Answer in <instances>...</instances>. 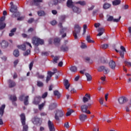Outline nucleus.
I'll list each match as a JSON object with an SVG mask.
<instances>
[{"label": "nucleus", "mask_w": 131, "mask_h": 131, "mask_svg": "<svg viewBox=\"0 0 131 131\" xmlns=\"http://www.w3.org/2000/svg\"><path fill=\"white\" fill-rule=\"evenodd\" d=\"M32 122L34 124H38V123L40 122V119H39V118L35 117L33 119Z\"/></svg>", "instance_id": "obj_22"}, {"label": "nucleus", "mask_w": 131, "mask_h": 131, "mask_svg": "<svg viewBox=\"0 0 131 131\" xmlns=\"http://www.w3.org/2000/svg\"><path fill=\"white\" fill-rule=\"evenodd\" d=\"M70 70L71 72L75 73V72H77V67L76 66H72L70 68Z\"/></svg>", "instance_id": "obj_25"}, {"label": "nucleus", "mask_w": 131, "mask_h": 131, "mask_svg": "<svg viewBox=\"0 0 131 131\" xmlns=\"http://www.w3.org/2000/svg\"><path fill=\"white\" fill-rule=\"evenodd\" d=\"M64 116V113L63 111L61 110H56V113H55V119L56 120H60V117H63Z\"/></svg>", "instance_id": "obj_6"}, {"label": "nucleus", "mask_w": 131, "mask_h": 131, "mask_svg": "<svg viewBox=\"0 0 131 131\" xmlns=\"http://www.w3.org/2000/svg\"><path fill=\"white\" fill-rule=\"evenodd\" d=\"M113 19H114L113 16H110L108 17L107 20L108 21H113Z\"/></svg>", "instance_id": "obj_50"}, {"label": "nucleus", "mask_w": 131, "mask_h": 131, "mask_svg": "<svg viewBox=\"0 0 131 131\" xmlns=\"http://www.w3.org/2000/svg\"><path fill=\"white\" fill-rule=\"evenodd\" d=\"M18 63H19V60L16 59L14 61V66H16L17 64H18Z\"/></svg>", "instance_id": "obj_60"}, {"label": "nucleus", "mask_w": 131, "mask_h": 131, "mask_svg": "<svg viewBox=\"0 0 131 131\" xmlns=\"http://www.w3.org/2000/svg\"><path fill=\"white\" fill-rule=\"evenodd\" d=\"M37 85L39 88H42L43 86V83L41 81H37Z\"/></svg>", "instance_id": "obj_35"}, {"label": "nucleus", "mask_w": 131, "mask_h": 131, "mask_svg": "<svg viewBox=\"0 0 131 131\" xmlns=\"http://www.w3.org/2000/svg\"><path fill=\"white\" fill-rule=\"evenodd\" d=\"M76 5H79L80 6H82V7L86 5V2L85 1H80L77 2H75Z\"/></svg>", "instance_id": "obj_23"}, {"label": "nucleus", "mask_w": 131, "mask_h": 131, "mask_svg": "<svg viewBox=\"0 0 131 131\" xmlns=\"http://www.w3.org/2000/svg\"><path fill=\"white\" fill-rule=\"evenodd\" d=\"M28 98H29V96H27L25 97V100H24L25 105H27L28 104Z\"/></svg>", "instance_id": "obj_41"}, {"label": "nucleus", "mask_w": 131, "mask_h": 131, "mask_svg": "<svg viewBox=\"0 0 131 131\" xmlns=\"http://www.w3.org/2000/svg\"><path fill=\"white\" fill-rule=\"evenodd\" d=\"M64 126L67 128H69V123L68 122H67L64 124Z\"/></svg>", "instance_id": "obj_64"}, {"label": "nucleus", "mask_w": 131, "mask_h": 131, "mask_svg": "<svg viewBox=\"0 0 131 131\" xmlns=\"http://www.w3.org/2000/svg\"><path fill=\"white\" fill-rule=\"evenodd\" d=\"M108 47H109V45H108V44H103L101 45L102 49H103L104 50L107 49Z\"/></svg>", "instance_id": "obj_44"}, {"label": "nucleus", "mask_w": 131, "mask_h": 131, "mask_svg": "<svg viewBox=\"0 0 131 131\" xmlns=\"http://www.w3.org/2000/svg\"><path fill=\"white\" fill-rule=\"evenodd\" d=\"M125 64L126 66H128V67H131V62L128 61H125Z\"/></svg>", "instance_id": "obj_48"}, {"label": "nucleus", "mask_w": 131, "mask_h": 131, "mask_svg": "<svg viewBox=\"0 0 131 131\" xmlns=\"http://www.w3.org/2000/svg\"><path fill=\"white\" fill-rule=\"evenodd\" d=\"M20 16V13L18 12H16L15 13H14L12 15V17L13 18H16V17H19Z\"/></svg>", "instance_id": "obj_36"}, {"label": "nucleus", "mask_w": 131, "mask_h": 131, "mask_svg": "<svg viewBox=\"0 0 131 131\" xmlns=\"http://www.w3.org/2000/svg\"><path fill=\"white\" fill-rule=\"evenodd\" d=\"M89 106L86 105V104H84L81 106V111L84 113V112H86Z\"/></svg>", "instance_id": "obj_21"}, {"label": "nucleus", "mask_w": 131, "mask_h": 131, "mask_svg": "<svg viewBox=\"0 0 131 131\" xmlns=\"http://www.w3.org/2000/svg\"><path fill=\"white\" fill-rule=\"evenodd\" d=\"M1 45L3 49H6V48H8L9 46V43L6 40H3Z\"/></svg>", "instance_id": "obj_17"}, {"label": "nucleus", "mask_w": 131, "mask_h": 131, "mask_svg": "<svg viewBox=\"0 0 131 131\" xmlns=\"http://www.w3.org/2000/svg\"><path fill=\"white\" fill-rule=\"evenodd\" d=\"M100 61H101L102 63H106V60L105 59V58L104 57H101L100 58Z\"/></svg>", "instance_id": "obj_54"}, {"label": "nucleus", "mask_w": 131, "mask_h": 131, "mask_svg": "<svg viewBox=\"0 0 131 131\" xmlns=\"http://www.w3.org/2000/svg\"><path fill=\"white\" fill-rule=\"evenodd\" d=\"M30 54V49H29L26 52L24 53V56H28Z\"/></svg>", "instance_id": "obj_43"}, {"label": "nucleus", "mask_w": 131, "mask_h": 131, "mask_svg": "<svg viewBox=\"0 0 131 131\" xmlns=\"http://www.w3.org/2000/svg\"><path fill=\"white\" fill-rule=\"evenodd\" d=\"M89 100H91V95L86 94L85 95V97H83V103H86V102H89Z\"/></svg>", "instance_id": "obj_16"}, {"label": "nucleus", "mask_w": 131, "mask_h": 131, "mask_svg": "<svg viewBox=\"0 0 131 131\" xmlns=\"http://www.w3.org/2000/svg\"><path fill=\"white\" fill-rule=\"evenodd\" d=\"M79 119L81 122H84L88 119V115L86 114H81L79 115Z\"/></svg>", "instance_id": "obj_12"}, {"label": "nucleus", "mask_w": 131, "mask_h": 131, "mask_svg": "<svg viewBox=\"0 0 131 131\" xmlns=\"http://www.w3.org/2000/svg\"><path fill=\"white\" fill-rule=\"evenodd\" d=\"M20 121L23 126V131H28V125L26 124V118L25 114H21L20 115Z\"/></svg>", "instance_id": "obj_2"}, {"label": "nucleus", "mask_w": 131, "mask_h": 131, "mask_svg": "<svg viewBox=\"0 0 131 131\" xmlns=\"http://www.w3.org/2000/svg\"><path fill=\"white\" fill-rule=\"evenodd\" d=\"M53 72H52L51 71H48V75L46 78V82H49V81L50 80L51 78H52V76L54 75L55 73H57V69H53Z\"/></svg>", "instance_id": "obj_7"}, {"label": "nucleus", "mask_w": 131, "mask_h": 131, "mask_svg": "<svg viewBox=\"0 0 131 131\" xmlns=\"http://www.w3.org/2000/svg\"><path fill=\"white\" fill-rule=\"evenodd\" d=\"M73 112H74V111L73 110H69L66 114V116H70Z\"/></svg>", "instance_id": "obj_39"}, {"label": "nucleus", "mask_w": 131, "mask_h": 131, "mask_svg": "<svg viewBox=\"0 0 131 131\" xmlns=\"http://www.w3.org/2000/svg\"><path fill=\"white\" fill-rule=\"evenodd\" d=\"M61 51H63V52H67L68 50H69V48H68V47L67 46H62L61 48Z\"/></svg>", "instance_id": "obj_38"}, {"label": "nucleus", "mask_w": 131, "mask_h": 131, "mask_svg": "<svg viewBox=\"0 0 131 131\" xmlns=\"http://www.w3.org/2000/svg\"><path fill=\"white\" fill-rule=\"evenodd\" d=\"M99 102L100 104H101V105H103V102H104V100H103L102 99V98H100L99 99Z\"/></svg>", "instance_id": "obj_59"}, {"label": "nucleus", "mask_w": 131, "mask_h": 131, "mask_svg": "<svg viewBox=\"0 0 131 131\" xmlns=\"http://www.w3.org/2000/svg\"><path fill=\"white\" fill-rule=\"evenodd\" d=\"M13 55L14 57H19V50H15L13 52Z\"/></svg>", "instance_id": "obj_34"}, {"label": "nucleus", "mask_w": 131, "mask_h": 131, "mask_svg": "<svg viewBox=\"0 0 131 131\" xmlns=\"http://www.w3.org/2000/svg\"><path fill=\"white\" fill-rule=\"evenodd\" d=\"M81 30V27L78 24H76L74 26V30L73 31V36L75 37V39H77V35H79L80 31Z\"/></svg>", "instance_id": "obj_3"}, {"label": "nucleus", "mask_w": 131, "mask_h": 131, "mask_svg": "<svg viewBox=\"0 0 131 131\" xmlns=\"http://www.w3.org/2000/svg\"><path fill=\"white\" fill-rule=\"evenodd\" d=\"M67 28H62L61 30H60V33L62 34H63V33H64V32H66V31H67Z\"/></svg>", "instance_id": "obj_45"}, {"label": "nucleus", "mask_w": 131, "mask_h": 131, "mask_svg": "<svg viewBox=\"0 0 131 131\" xmlns=\"http://www.w3.org/2000/svg\"><path fill=\"white\" fill-rule=\"evenodd\" d=\"M50 24L54 26V25H56V24H57V21L56 20H52L50 22Z\"/></svg>", "instance_id": "obj_53"}, {"label": "nucleus", "mask_w": 131, "mask_h": 131, "mask_svg": "<svg viewBox=\"0 0 131 131\" xmlns=\"http://www.w3.org/2000/svg\"><path fill=\"white\" fill-rule=\"evenodd\" d=\"M54 95L56 96L58 99L61 97V94H60V92H59L58 91H55L54 92Z\"/></svg>", "instance_id": "obj_32"}, {"label": "nucleus", "mask_w": 131, "mask_h": 131, "mask_svg": "<svg viewBox=\"0 0 131 131\" xmlns=\"http://www.w3.org/2000/svg\"><path fill=\"white\" fill-rule=\"evenodd\" d=\"M48 96V92H45L44 94L42 95V99H45V98H46V97Z\"/></svg>", "instance_id": "obj_57"}, {"label": "nucleus", "mask_w": 131, "mask_h": 131, "mask_svg": "<svg viewBox=\"0 0 131 131\" xmlns=\"http://www.w3.org/2000/svg\"><path fill=\"white\" fill-rule=\"evenodd\" d=\"M37 14H38V16L40 17H42V16H45V15H46V13L45 12V11L42 10H40L38 11Z\"/></svg>", "instance_id": "obj_28"}, {"label": "nucleus", "mask_w": 131, "mask_h": 131, "mask_svg": "<svg viewBox=\"0 0 131 131\" xmlns=\"http://www.w3.org/2000/svg\"><path fill=\"white\" fill-rule=\"evenodd\" d=\"M32 67H33V61H32L29 64L30 70L32 69Z\"/></svg>", "instance_id": "obj_55"}, {"label": "nucleus", "mask_w": 131, "mask_h": 131, "mask_svg": "<svg viewBox=\"0 0 131 131\" xmlns=\"http://www.w3.org/2000/svg\"><path fill=\"white\" fill-rule=\"evenodd\" d=\"M24 98H25V95H23L19 97V99L20 101H23Z\"/></svg>", "instance_id": "obj_58"}, {"label": "nucleus", "mask_w": 131, "mask_h": 131, "mask_svg": "<svg viewBox=\"0 0 131 131\" xmlns=\"http://www.w3.org/2000/svg\"><path fill=\"white\" fill-rule=\"evenodd\" d=\"M17 6L14 5V6L11 7V9H10V12L11 13H16L17 11Z\"/></svg>", "instance_id": "obj_24"}, {"label": "nucleus", "mask_w": 131, "mask_h": 131, "mask_svg": "<svg viewBox=\"0 0 131 131\" xmlns=\"http://www.w3.org/2000/svg\"><path fill=\"white\" fill-rule=\"evenodd\" d=\"M48 125L50 131H55V126H54V123L51 120H49L48 121Z\"/></svg>", "instance_id": "obj_14"}, {"label": "nucleus", "mask_w": 131, "mask_h": 131, "mask_svg": "<svg viewBox=\"0 0 131 131\" xmlns=\"http://www.w3.org/2000/svg\"><path fill=\"white\" fill-rule=\"evenodd\" d=\"M54 43H59L61 41V39L59 38H55L54 40Z\"/></svg>", "instance_id": "obj_42"}, {"label": "nucleus", "mask_w": 131, "mask_h": 131, "mask_svg": "<svg viewBox=\"0 0 131 131\" xmlns=\"http://www.w3.org/2000/svg\"><path fill=\"white\" fill-rule=\"evenodd\" d=\"M120 19H121V16H119V18H117V19H116V18L114 19V18L113 21V22H116V23L119 22V21H120Z\"/></svg>", "instance_id": "obj_46"}, {"label": "nucleus", "mask_w": 131, "mask_h": 131, "mask_svg": "<svg viewBox=\"0 0 131 131\" xmlns=\"http://www.w3.org/2000/svg\"><path fill=\"white\" fill-rule=\"evenodd\" d=\"M59 59H60L59 57L55 56L54 58V62L57 63V61H58V60H59Z\"/></svg>", "instance_id": "obj_47"}, {"label": "nucleus", "mask_w": 131, "mask_h": 131, "mask_svg": "<svg viewBox=\"0 0 131 131\" xmlns=\"http://www.w3.org/2000/svg\"><path fill=\"white\" fill-rule=\"evenodd\" d=\"M85 60L88 63H93V60H90V58L89 57H86Z\"/></svg>", "instance_id": "obj_49"}, {"label": "nucleus", "mask_w": 131, "mask_h": 131, "mask_svg": "<svg viewBox=\"0 0 131 131\" xmlns=\"http://www.w3.org/2000/svg\"><path fill=\"white\" fill-rule=\"evenodd\" d=\"M50 3H52L53 5H57L58 4V0H52Z\"/></svg>", "instance_id": "obj_52"}, {"label": "nucleus", "mask_w": 131, "mask_h": 131, "mask_svg": "<svg viewBox=\"0 0 131 131\" xmlns=\"http://www.w3.org/2000/svg\"><path fill=\"white\" fill-rule=\"evenodd\" d=\"M75 4V2H72V0H68L67 2V7H68V8H70V9H72L74 13L80 14V13H81V9L76 6H74Z\"/></svg>", "instance_id": "obj_1"}, {"label": "nucleus", "mask_w": 131, "mask_h": 131, "mask_svg": "<svg viewBox=\"0 0 131 131\" xmlns=\"http://www.w3.org/2000/svg\"><path fill=\"white\" fill-rule=\"evenodd\" d=\"M5 108H6V105L3 104L0 107V117H2L5 112Z\"/></svg>", "instance_id": "obj_19"}, {"label": "nucleus", "mask_w": 131, "mask_h": 131, "mask_svg": "<svg viewBox=\"0 0 131 131\" xmlns=\"http://www.w3.org/2000/svg\"><path fill=\"white\" fill-rule=\"evenodd\" d=\"M6 19V16H4L0 18V30H3L6 27V24L4 21Z\"/></svg>", "instance_id": "obj_9"}, {"label": "nucleus", "mask_w": 131, "mask_h": 131, "mask_svg": "<svg viewBox=\"0 0 131 131\" xmlns=\"http://www.w3.org/2000/svg\"><path fill=\"white\" fill-rule=\"evenodd\" d=\"M80 76L79 75L77 76L75 78V81H78V80L79 79Z\"/></svg>", "instance_id": "obj_61"}, {"label": "nucleus", "mask_w": 131, "mask_h": 131, "mask_svg": "<svg viewBox=\"0 0 131 131\" xmlns=\"http://www.w3.org/2000/svg\"><path fill=\"white\" fill-rule=\"evenodd\" d=\"M85 75L87 78V81H91V80H92V76H91L90 74L85 73Z\"/></svg>", "instance_id": "obj_31"}, {"label": "nucleus", "mask_w": 131, "mask_h": 131, "mask_svg": "<svg viewBox=\"0 0 131 131\" xmlns=\"http://www.w3.org/2000/svg\"><path fill=\"white\" fill-rule=\"evenodd\" d=\"M98 32H102V33H104V28H99L98 29Z\"/></svg>", "instance_id": "obj_51"}, {"label": "nucleus", "mask_w": 131, "mask_h": 131, "mask_svg": "<svg viewBox=\"0 0 131 131\" xmlns=\"http://www.w3.org/2000/svg\"><path fill=\"white\" fill-rule=\"evenodd\" d=\"M42 0H33L30 3L31 6H39L40 3H42Z\"/></svg>", "instance_id": "obj_13"}, {"label": "nucleus", "mask_w": 131, "mask_h": 131, "mask_svg": "<svg viewBox=\"0 0 131 131\" xmlns=\"http://www.w3.org/2000/svg\"><path fill=\"white\" fill-rule=\"evenodd\" d=\"M10 99H11L13 102H14L15 101H17V97L15 95H12L10 96Z\"/></svg>", "instance_id": "obj_40"}, {"label": "nucleus", "mask_w": 131, "mask_h": 131, "mask_svg": "<svg viewBox=\"0 0 131 131\" xmlns=\"http://www.w3.org/2000/svg\"><path fill=\"white\" fill-rule=\"evenodd\" d=\"M111 7V5L107 3H106L103 5V9H104V10H107V9H109Z\"/></svg>", "instance_id": "obj_30"}, {"label": "nucleus", "mask_w": 131, "mask_h": 131, "mask_svg": "<svg viewBox=\"0 0 131 131\" xmlns=\"http://www.w3.org/2000/svg\"><path fill=\"white\" fill-rule=\"evenodd\" d=\"M86 40H87V41L88 42H90V43H94V42H95V41L92 40L91 39V35H88L86 36Z\"/></svg>", "instance_id": "obj_33"}, {"label": "nucleus", "mask_w": 131, "mask_h": 131, "mask_svg": "<svg viewBox=\"0 0 131 131\" xmlns=\"http://www.w3.org/2000/svg\"><path fill=\"white\" fill-rule=\"evenodd\" d=\"M17 48L19 50H21V51H26V49H32V46L30 43L26 42L24 45L18 46Z\"/></svg>", "instance_id": "obj_5"}, {"label": "nucleus", "mask_w": 131, "mask_h": 131, "mask_svg": "<svg viewBox=\"0 0 131 131\" xmlns=\"http://www.w3.org/2000/svg\"><path fill=\"white\" fill-rule=\"evenodd\" d=\"M57 106H58L57 103H53L49 106V109L50 110H53L55 109V108H56Z\"/></svg>", "instance_id": "obj_27"}, {"label": "nucleus", "mask_w": 131, "mask_h": 131, "mask_svg": "<svg viewBox=\"0 0 131 131\" xmlns=\"http://www.w3.org/2000/svg\"><path fill=\"white\" fill-rule=\"evenodd\" d=\"M64 86H66V90H68V89H69V86H70V84H69L68 80H64Z\"/></svg>", "instance_id": "obj_29"}, {"label": "nucleus", "mask_w": 131, "mask_h": 131, "mask_svg": "<svg viewBox=\"0 0 131 131\" xmlns=\"http://www.w3.org/2000/svg\"><path fill=\"white\" fill-rule=\"evenodd\" d=\"M33 21H34V18H30V19L28 20V23H32V22H33Z\"/></svg>", "instance_id": "obj_62"}, {"label": "nucleus", "mask_w": 131, "mask_h": 131, "mask_svg": "<svg viewBox=\"0 0 131 131\" xmlns=\"http://www.w3.org/2000/svg\"><path fill=\"white\" fill-rule=\"evenodd\" d=\"M44 106V103H42L41 104L39 105V110H41V108H43Z\"/></svg>", "instance_id": "obj_56"}, {"label": "nucleus", "mask_w": 131, "mask_h": 131, "mask_svg": "<svg viewBox=\"0 0 131 131\" xmlns=\"http://www.w3.org/2000/svg\"><path fill=\"white\" fill-rule=\"evenodd\" d=\"M32 42L34 46L38 47L39 45H43L44 41L43 40L37 37H33L32 39Z\"/></svg>", "instance_id": "obj_4"}, {"label": "nucleus", "mask_w": 131, "mask_h": 131, "mask_svg": "<svg viewBox=\"0 0 131 131\" xmlns=\"http://www.w3.org/2000/svg\"><path fill=\"white\" fill-rule=\"evenodd\" d=\"M8 82L9 88H14L16 85V83L11 79L8 80Z\"/></svg>", "instance_id": "obj_18"}, {"label": "nucleus", "mask_w": 131, "mask_h": 131, "mask_svg": "<svg viewBox=\"0 0 131 131\" xmlns=\"http://www.w3.org/2000/svg\"><path fill=\"white\" fill-rule=\"evenodd\" d=\"M109 66L111 69L114 70L115 69V67H116V63L115 61L113 60H111L108 63Z\"/></svg>", "instance_id": "obj_15"}, {"label": "nucleus", "mask_w": 131, "mask_h": 131, "mask_svg": "<svg viewBox=\"0 0 131 131\" xmlns=\"http://www.w3.org/2000/svg\"><path fill=\"white\" fill-rule=\"evenodd\" d=\"M118 102L121 105L124 104V103H126L127 102V98L124 96H122L118 98Z\"/></svg>", "instance_id": "obj_11"}, {"label": "nucleus", "mask_w": 131, "mask_h": 131, "mask_svg": "<svg viewBox=\"0 0 131 131\" xmlns=\"http://www.w3.org/2000/svg\"><path fill=\"white\" fill-rule=\"evenodd\" d=\"M120 49L122 51H119L117 49H115V51L117 53L119 52L120 56H121V58H124V52H126V51L125 50V48L123 46H121L120 47Z\"/></svg>", "instance_id": "obj_10"}, {"label": "nucleus", "mask_w": 131, "mask_h": 131, "mask_svg": "<svg viewBox=\"0 0 131 131\" xmlns=\"http://www.w3.org/2000/svg\"><path fill=\"white\" fill-rule=\"evenodd\" d=\"M41 99V97L39 96L35 97L34 101H33V104H35V105H37L38 104H39V102H40Z\"/></svg>", "instance_id": "obj_20"}, {"label": "nucleus", "mask_w": 131, "mask_h": 131, "mask_svg": "<svg viewBox=\"0 0 131 131\" xmlns=\"http://www.w3.org/2000/svg\"><path fill=\"white\" fill-rule=\"evenodd\" d=\"M98 71L99 72H102V71H104V74H108V73L110 72V70H109V69L104 66L99 67L98 68Z\"/></svg>", "instance_id": "obj_8"}, {"label": "nucleus", "mask_w": 131, "mask_h": 131, "mask_svg": "<svg viewBox=\"0 0 131 131\" xmlns=\"http://www.w3.org/2000/svg\"><path fill=\"white\" fill-rule=\"evenodd\" d=\"M36 76L38 78H39L40 79H43V78H45V75H40L38 73L36 74Z\"/></svg>", "instance_id": "obj_37"}, {"label": "nucleus", "mask_w": 131, "mask_h": 131, "mask_svg": "<svg viewBox=\"0 0 131 131\" xmlns=\"http://www.w3.org/2000/svg\"><path fill=\"white\" fill-rule=\"evenodd\" d=\"M121 3V1L120 0H115L113 2V6H118V5H120Z\"/></svg>", "instance_id": "obj_26"}, {"label": "nucleus", "mask_w": 131, "mask_h": 131, "mask_svg": "<svg viewBox=\"0 0 131 131\" xmlns=\"http://www.w3.org/2000/svg\"><path fill=\"white\" fill-rule=\"evenodd\" d=\"M42 56H48L49 55V53L48 52H42L41 53Z\"/></svg>", "instance_id": "obj_63"}]
</instances>
